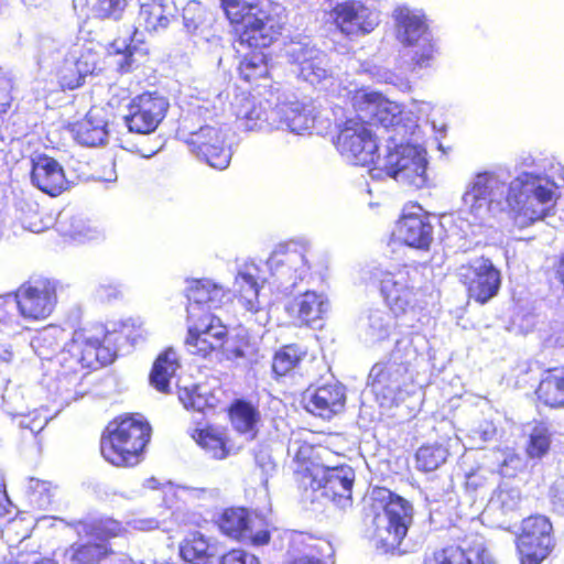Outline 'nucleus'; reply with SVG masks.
<instances>
[{
	"instance_id": "nucleus-31",
	"label": "nucleus",
	"mask_w": 564,
	"mask_h": 564,
	"mask_svg": "<svg viewBox=\"0 0 564 564\" xmlns=\"http://www.w3.org/2000/svg\"><path fill=\"white\" fill-rule=\"evenodd\" d=\"M228 417L236 432L253 441L258 435L261 414L258 408L243 399L234 400L228 408Z\"/></svg>"
},
{
	"instance_id": "nucleus-53",
	"label": "nucleus",
	"mask_w": 564,
	"mask_h": 564,
	"mask_svg": "<svg viewBox=\"0 0 564 564\" xmlns=\"http://www.w3.org/2000/svg\"><path fill=\"white\" fill-rule=\"evenodd\" d=\"M13 321L11 313L7 312L6 305L0 302V324L9 325Z\"/></svg>"
},
{
	"instance_id": "nucleus-29",
	"label": "nucleus",
	"mask_w": 564,
	"mask_h": 564,
	"mask_svg": "<svg viewBox=\"0 0 564 564\" xmlns=\"http://www.w3.org/2000/svg\"><path fill=\"white\" fill-rule=\"evenodd\" d=\"M285 311L296 327H308L322 319L324 301L316 292L306 291L292 297Z\"/></svg>"
},
{
	"instance_id": "nucleus-43",
	"label": "nucleus",
	"mask_w": 564,
	"mask_h": 564,
	"mask_svg": "<svg viewBox=\"0 0 564 564\" xmlns=\"http://www.w3.org/2000/svg\"><path fill=\"white\" fill-rule=\"evenodd\" d=\"M128 7V0H96L93 6L95 18L119 21Z\"/></svg>"
},
{
	"instance_id": "nucleus-46",
	"label": "nucleus",
	"mask_w": 564,
	"mask_h": 564,
	"mask_svg": "<svg viewBox=\"0 0 564 564\" xmlns=\"http://www.w3.org/2000/svg\"><path fill=\"white\" fill-rule=\"evenodd\" d=\"M284 120L291 131L301 133L310 128L312 118L310 113L299 107H291L284 112Z\"/></svg>"
},
{
	"instance_id": "nucleus-51",
	"label": "nucleus",
	"mask_w": 564,
	"mask_h": 564,
	"mask_svg": "<svg viewBox=\"0 0 564 564\" xmlns=\"http://www.w3.org/2000/svg\"><path fill=\"white\" fill-rule=\"evenodd\" d=\"M10 512L11 502L6 490V485L0 480V518L9 516Z\"/></svg>"
},
{
	"instance_id": "nucleus-15",
	"label": "nucleus",
	"mask_w": 564,
	"mask_h": 564,
	"mask_svg": "<svg viewBox=\"0 0 564 564\" xmlns=\"http://www.w3.org/2000/svg\"><path fill=\"white\" fill-rule=\"evenodd\" d=\"M401 340L395 343L387 361H378L370 368L368 386L376 399L392 400L401 390L404 378L412 369V359L403 354Z\"/></svg>"
},
{
	"instance_id": "nucleus-3",
	"label": "nucleus",
	"mask_w": 564,
	"mask_h": 564,
	"mask_svg": "<svg viewBox=\"0 0 564 564\" xmlns=\"http://www.w3.org/2000/svg\"><path fill=\"white\" fill-rule=\"evenodd\" d=\"M337 151L354 165L379 170L386 176L397 178L404 171L410 159L402 153V145L389 150L380 164L378 138L369 127V122L356 117L345 119L338 127L334 140Z\"/></svg>"
},
{
	"instance_id": "nucleus-52",
	"label": "nucleus",
	"mask_w": 564,
	"mask_h": 564,
	"mask_svg": "<svg viewBox=\"0 0 564 564\" xmlns=\"http://www.w3.org/2000/svg\"><path fill=\"white\" fill-rule=\"evenodd\" d=\"M12 360V354L0 345V373L7 369Z\"/></svg>"
},
{
	"instance_id": "nucleus-35",
	"label": "nucleus",
	"mask_w": 564,
	"mask_h": 564,
	"mask_svg": "<svg viewBox=\"0 0 564 564\" xmlns=\"http://www.w3.org/2000/svg\"><path fill=\"white\" fill-rule=\"evenodd\" d=\"M306 356L307 350L299 344L282 345L272 356L271 369L274 378L293 373Z\"/></svg>"
},
{
	"instance_id": "nucleus-47",
	"label": "nucleus",
	"mask_w": 564,
	"mask_h": 564,
	"mask_svg": "<svg viewBox=\"0 0 564 564\" xmlns=\"http://www.w3.org/2000/svg\"><path fill=\"white\" fill-rule=\"evenodd\" d=\"M220 564H260L258 558L241 550H230L221 556Z\"/></svg>"
},
{
	"instance_id": "nucleus-26",
	"label": "nucleus",
	"mask_w": 564,
	"mask_h": 564,
	"mask_svg": "<svg viewBox=\"0 0 564 564\" xmlns=\"http://www.w3.org/2000/svg\"><path fill=\"white\" fill-rule=\"evenodd\" d=\"M191 436L206 454L217 460L226 459L241 448L231 443L227 435L226 427H219L213 424L194 429Z\"/></svg>"
},
{
	"instance_id": "nucleus-30",
	"label": "nucleus",
	"mask_w": 564,
	"mask_h": 564,
	"mask_svg": "<svg viewBox=\"0 0 564 564\" xmlns=\"http://www.w3.org/2000/svg\"><path fill=\"white\" fill-rule=\"evenodd\" d=\"M74 139L85 147H98L108 138L107 122L94 110H89L84 118L68 124Z\"/></svg>"
},
{
	"instance_id": "nucleus-48",
	"label": "nucleus",
	"mask_w": 564,
	"mask_h": 564,
	"mask_svg": "<svg viewBox=\"0 0 564 564\" xmlns=\"http://www.w3.org/2000/svg\"><path fill=\"white\" fill-rule=\"evenodd\" d=\"M242 118L246 120L247 128L252 130L259 128L262 122L268 120L267 111L260 105H252L249 110H247Z\"/></svg>"
},
{
	"instance_id": "nucleus-27",
	"label": "nucleus",
	"mask_w": 564,
	"mask_h": 564,
	"mask_svg": "<svg viewBox=\"0 0 564 564\" xmlns=\"http://www.w3.org/2000/svg\"><path fill=\"white\" fill-rule=\"evenodd\" d=\"M333 13L335 24L346 35L366 34L376 25L375 21L369 19L368 9L352 1L337 3Z\"/></svg>"
},
{
	"instance_id": "nucleus-37",
	"label": "nucleus",
	"mask_w": 564,
	"mask_h": 564,
	"mask_svg": "<svg viewBox=\"0 0 564 564\" xmlns=\"http://www.w3.org/2000/svg\"><path fill=\"white\" fill-rule=\"evenodd\" d=\"M227 360L246 359L253 357L258 349L245 329L237 330L234 335H226L224 345L219 348Z\"/></svg>"
},
{
	"instance_id": "nucleus-6",
	"label": "nucleus",
	"mask_w": 564,
	"mask_h": 564,
	"mask_svg": "<svg viewBox=\"0 0 564 564\" xmlns=\"http://www.w3.org/2000/svg\"><path fill=\"white\" fill-rule=\"evenodd\" d=\"M372 508L381 509L372 519L373 538L384 552L398 549L413 520L412 503L400 495L376 487L371 492Z\"/></svg>"
},
{
	"instance_id": "nucleus-9",
	"label": "nucleus",
	"mask_w": 564,
	"mask_h": 564,
	"mask_svg": "<svg viewBox=\"0 0 564 564\" xmlns=\"http://www.w3.org/2000/svg\"><path fill=\"white\" fill-rule=\"evenodd\" d=\"M88 541L74 542L63 550L70 564H101L115 554L110 540L124 533L122 523L111 518H101L83 525Z\"/></svg>"
},
{
	"instance_id": "nucleus-7",
	"label": "nucleus",
	"mask_w": 564,
	"mask_h": 564,
	"mask_svg": "<svg viewBox=\"0 0 564 564\" xmlns=\"http://www.w3.org/2000/svg\"><path fill=\"white\" fill-rule=\"evenodd\" d=\"M112 333L102 323H88L76 328L67 345L65 361L73 362L77 368L74 372H90L112 364L117 357V348Z\"/></svg>"
},
{
	"instance_id": "nucleus-2",
	"label": "nucleus",
	"mask_w": 564,
	"mask_h": 564,
	"mask_svg": "<svg viewBox=\"0 0 564 564\" xmlns=\"http://www.w3.org/2000/svg\"><path fill=\"white\" fill-rule=\"evenodd\" d=\"M316 446L297 442L293 456V479L303 491H321V495L337 506L346 507L352 501L355 471L346 465L326 467L317 462Z\"/></svg>"
},
{
	"instance_id": "nucleus-55",
	"label": "nucleus",
	"mask_w": 564,
	"mask_h": 564,
	"mask_svg": "<svg viewBox=\"0 0 564 564\" xmlns=\"http://www.w3.org/2000/svg\"><path fill=\"white\" fill-rule=\"evenodd\" d=\"M180 399L184 403V406L186 409H195L193 398H192L191 393H188L186 390L184 391V393L180 394Z\"/></svg>"
},
{
	"instance_id": "nucleus-8",
	"label": "nucleus",
	"mask_w": 564,
	"mask_h": 564,
	"mask_svg": "<svg viewBox=\"0 0 564 564\" xmlns=\"http://www.w3.org/2000/svg\"><path fill=\"white\" fill-rule=\"evenodd\" d=\"M417 270L401 264L393 270H377L371 273V282L379 291L389 311L400 317L413 312L419 304L415 275Z\"/></svg>"
},
{
	"instance_id": "nucleus-40",
	"label": "nucleus",
	"mask_w": 564,
	"mask_h": 564,
	"mask_svg": "<svg viewBox=\"0 0 564 564\" xmlns=\"http://www.w3.org/2000/svg\"><path fill=\"white\" fill-rule=\"evenodd\" d=\"M234 286L231 297H236L246 310L256 311L260 290L257 279L250 273L241 272L236 276Z\"/></svg>"
},
{
	"instance_id": "nucleus-4",
	"label": "nucleus",
	"mask_w": 564,
	"mask_h": 564,
	"mask_svg": "<svg viewBox=\"0 0 564 564\" xmlns=\"http://www.w3.org/2000/svg\"><path fill=\"white\" fill-rule=\"evenodd\" d=\"M150 423L134 414H120L110 420L100 434L101 457L117 468H133L143 459L151 441Z\"/></svg>"
},
{
	"instance_id": "nucleus-25",
	"label": "nucleus",
	"mask_w": 564,
	"mask_h": 564,
	"mask_svg": "<svg viewBox=\"0 0 564 564\" xmlns=\"http://www.w3.org/2000/svg\"><path fill=\"white\" fill-rule=\"evenodd\" d=\"M345 403V388L338 382H327L315 389L307 409L315 416L330 420L344 411Z\"/></svg>"
},
{
	"instance_id": "nucleus-33",
	"label": "nucleus",
	"mask_w": 564,
	"mask_h": 564,
	"mask_svg": "<svg viewBox=\"0 0 564 564\" xmlns=\"http://www.w3.org/2000/svg\"><path fill=\"white\" fill-rule=\"evenodd\" d=\"M180 364L173 349L167 348L154 360L150 371V383L161 393H169L170 381L178 369Z\"/></svg>"
},
{
	"instance_id": "nucleus-18",
	"label": "nucleus",
	"mask_w": 564,
	"mask_h": 564,
	"mask_svg": "<svg viewBox=\"0 0 564 564\" xmlns=\"http://www.w3.org/2000/svg\"><path fill=\"white\" fill-rule=\"evenodd\" d=\"M216 524L220 532L237 542H249L254 546L267 545L271 540L268 524L254 531L256 518L245 507H228L219 513Z\"/></svg>"
},
{
	"instance_id": "nucleus-39",
	"label": "nucleus",
	"mask_w": 564,
	"mask_h": 564,
	"mask_svg": "<svg viewBox=\"0 0 564 564\" xmlns=\"http://www.w3.org/2000/svg\"><path fill=\"white\" fill-rule=\"evenodd\" d=\"M448 455L447 447L442 444H423L414 454L415 468L421 473H432L446 462Z\"/></svg>"
},
{
	"instance_id": "nucleus-38",
	"label": "nucleus",
	"mask_w": 564,
	"mask_h": 564,
	"mask_svg": "<svg viewBox=\"0 0 564 564\" xmlns=\"http://www.w3.org/2000/svg\"><path fill=\"white\" fill-rule=\"evenodd\" d=\"M552 445V433L549 425L543 421H536L532 426L524 446V453L529 459H542L545 457Z\"/></svg>"
},
{
	"instance_id": "nucleus-45",
	"label": "nucleus",
	"mask_w": 564,
	"mask_h": 564,
	"mask_svg": "<svg viewBox=\"0 0 564 564\" xmlns=\"http://www.w3.org/2000/svg\"><path fill=\"white\" fill-rule=\"evenodd\" d=\"M95 295L101 303H110L122 299L123 288L113 280L105 279L96 285Z\"/></svg>"
},
{
	"instance_id": "nucleus-13",
	"label": "nucleus",
	"mask_w": 564,
	"mask_h": 564,
	"mask_svg": "<svg viewBox=\"0 0 564 564\" xmlns=\"http://www.w3.org/2000/svg\"><path fill=\"white\" fill-rule=\"evenodd\" d=\"M184 345L191 355L208 359L224 345L227 326L210 312L188 311Z\"/></svg>"
},
{
	"instance_id": "nucleus-21",
	"label": "nucleus",
	"mask_w": 564,
	"mask_h": 564,
	"mask_svg": "<svg viewBox=\"0 0 564 564\" xmlns=\"http://www.w3.org/2000/svg\"><path fill=\"white\" fill-rule=\"evenodd\" d=\"M422 564H495L481 538L465 535L457 543L434 550Z\"/></svg>"
},
{
	"instance_id": "nucleus-42",
	"label": "nucleus",
	"mask_w": 564,
	"mask_h": 564,
	"mask_svg": "<svg viewBox=\"0 0 564 564\" xmlns=\"http://www.w3.org/2000/svg\"><path fill=\"white\" fill-rule=\"evenodd\" d=\"M64 338V329L56 325H47L33 338L32 346L39 355L45 356L56 350Z\"/></svg>"
},
{
	"instance_id": "nucleus-5",
	"label": "nucleus",
	"mask_w": 564,
	"mask_h": 564,
	"mask_svg": "<svg viewBox=\"0 0 564 564\" xmlns=\"http://www.w3.org/2000/svg\"><path fill=\"white\" fill-rule=\"evenodd\" d=\"M220 6L231 30L240 28L248 43L267 42L284 20V9L273 0H220Z\"/></svg>"
},
{
	"instance_id": "nucleus-32",
	"label": "nucleus",
	"mask_w": 564,
	"mask_h": 564,
	"mask_svg": "<svg viewBox=\"0 0 564 564\" xmlns=\"http://www.w3.org/2000/svg\"><path fill=\"white\" fill-rule=\"evenodd\" d=\"M108 53L115 57L117 70L121 74L131 73L148 61V52L134 44L132 39L129 43L126 40H113Z\"/></svg>"
},
{
	"instance_id": "nucleus-24",
	"label": "nucleus",
	"mask_w": 564,
	"mask_h": 564,
	"mask_svg": "<svg viewBox=\"0 0 564 564\" xmlns=\"http://www.w3.org/2000/svg\"><path fill=\"white\" fill-rule=\"evenodd\" d=\"M32 183L43 193L56 197L69 188L63 166L52 156L39 155L32 164Z\"/></svg>"
},
{
	"instance_id": "nucleus-28",
	"label": "nucleus",
	"mask_w": 564,
	"mask_h": 564,
	"mask_svg": "<svg viewBox=\"0 0 564 564\" xmlns=\"http://www.w3.org/2000/svg\"><path fill=\"white\" fill-rule=\"evenodd\" d=\"M534 395L544 408L564 409V365L549 367L541 372Z\"/></svg>"
},
{
	"instance_id": "nucleus-41",
	"label": "nucleus",
	"mask_w": 564,
	"mask_h": 564,
	"mask_svg": "<svg viewBox=\"0 0 564 564\" xmlns=\"http://www.w3.org/2000/svg\"><path fill=\"white\" fill-rule=\"evenodd\" d=\"M139 19L143 23V28L148 32L164 29L169 24L165 6L159 0H149L141 4Z\"/></svg>"
},
{
	"instance_id": "nucleus-22",
	"label": "nucleus",
	"mask_w": 564,
	"mask_h": 564,
	"mask_svg": "<svg viewBox=\"0 0 564 564\" xmlns=\"http://www.w3.org/2000/svg\"><path fill=\"white\" fill-rule=\"evenodd\" d=\"M398 25L402 29V43L406 46H416L409 63L410 70L429 67L436 50L429 36V26L424 19L408 13L400 17Z\"/></svg>"
},
{
	"instance_id": "nucleus-34",
	"label": "nucleus",
	"mask_w": 564,
	"mask_h": 564,
	"mask_svg": "<svg viewBox=\"0 0 564 564\" xmlns=\"http://www.w3.org/2000/svg\"><path fill=\"white\" fill-rule=\"evenodd\" d=\"M94 65L82 54L75 61H64L57 72V82L62 90H74L84 85L85 78L94 73Z\"/></svg>"
},
{
	"instance_id": "nucleus-57",
	"label": "nucleus",
	"mask_w": 564,
	"mask_h": 564,
	"mask_svg": "<svg viewBox=\"0 0 564 564\" xmlns=\"http://www.w3.org/2000/svg\"><path fill=\"white\" fill-rule=\"evenodd\" d=\"M11 2L12 0H0V12L4 9H8Z\"/></svg>"
},
{
	"instance_id": "nucleus-50",
	"label": "nucleus",
	"mask_w": 564,
	"mask_h": 564,
	"mask_svg": "<svg viewBox=\"0 0 564 564\" xmlns=\"http://www.w3.org/2000/svg\"><path fill=\"white\" fill-rule=\"evenodd\" d=\"M12 101L13 97L9 80L4 76L0 75V117L9 111Z\"/></svg>"
},
{
	"instance_id": "nucleus-54",
	"label": "nucleus",
	"mask_w": 564,
	"mask_h": 564,
	"mask_svg": "<svg viewBox=\"0 0 564 564\" xmlns=\"http://www.w3.org/2000/svg\"><path fill=\"white\" fill-rule=\"evenodd\" d=\"M555 276L564 288V254L560 258L555 267Z\"/></svg>"
},
{
	"instance_id": "nucleus-12",
	"label": "nucleus",
	"mask_w": 564,
	"mask_h": 564,
	"mask_svg": "<svg viewBox=\"0 0 564 564\" xmlns=\"http://www.w3.org/2000/svg\"><path fill=\"white\" fill-rule=\"evenodd\" d=\"M516 545L520 564H542L556 546L550 518L538 513L524 518L516 538Z\"/></svg>"
},
{
	"instance_id": "nucleus-36",
	"label": "nucleus",
	"mask_w": 564,
	"mask_h": 564,
	"mask_svg": "<svg viewBox=\"0 0 564 564\" xmlns=\"http://www.w3.org/2000/svg\"><path fill=\"white\" fill-rule=\"evenodd\" d=\"M181 557L191 564L206 563L215 556V547L200 532L188 533L180 543Z\"/></svg>"
},
{
	"instance_id": "nucleus-17",
	"label": "nucleus",
	"mask_w": 564,
	"mask_h": 564,
	"mask_svg": "<svg viewBox=\"0 0 564 564\" xmlns=\"http://www.w3.org/2000/svg\"><path fill=\"white\" fill-rule=\"evenodd\" d=\"M170 108L166 97L158 91H144L130 99L123 122L137 134H150L162 123Z\"/></svg>"
},
{
	"instance_id": "nucleus-16",
	"label": "nucleus",
	"mask_w": 564,
	"mask_h": 564,
	"mask_svg": "<svg viewBox=\"0 0 564 564\" xmlns=\"http://www.w3.org/2000/svg\"><path fill=\"white\" fill-rule=\"evenodd\" d=\"M352 110L362 119L367 118L369 126L382 127L387 131L395 129L402 121V107L389 100L382 93L369 90L366 87L352 91L350 97Z\"/></svg>"
},
{
	"instance_id": "nucleus-1",
	"label": "nucleus",
	"mask_w": 564,
	"mask_h": 564,
	"mask_svg": "<svg viewBox=\"0 0 564 564\" xmlns=\"http://www.w3.org/2000/svg\"><path fill=\"white\" fill-rule=\"evenodd\" d=\"M554 192L539 175L523 172L509 185L492 172L478 173L464 202L474 224L485 225L502 214L518 228L544 219L551 210Z\"/></svg>"
},
{
	"instance_id": "nucleus-11",
	"label": "nucleus",
	"mask_w": 564,
	"mask_h": 564,
	"mask_svg": "<svg viewBox=\"0 0 564 564\" xmlns=\"http://www.w3.org/2000/svg\"><path fill=\"white\" fill-rule=\"evenodd\" d=\"M58 283L46 276H32L13 292L19 315L26 322L40 323L47 319L58 302Z\"/></svg>"
},
{
	"instance_id": "nucleus-49",
	"label": "nucleus",
	"mask_w": 564,
	"mask_h": 564,
	"mask_svg": "<svg viewBox=\"0 0 564 564\" xmlns=\"http://www.w3.org/2000/svg\"><path fill=\"white\" fill-rule=\"evenodd\" d=\"M14 564H59L53 556H41L35 552H19Z\"/></svg>"
},
{
	"instance_id": "nucleus-10",
	"label": "nucleus",
	"mask_w": 564,
	"mask_h": 564,
	"mask_svg": "<svg viewBox=\"0 0 564 564\" xmlns=\"http://www.w3.org/2000/svg\"><path fill=\"white\" fill-rule=\"evenodd\" d=\"M279 25L280 28L274 32L273 36L271 37L269 35L265 39L267 42L262 43L241 41V29H232L235 43L246 50V52L239 56L237 74L238 77L251 88L267 86L272 80V58L265 50L274 45L282 36L285 29V21H279Z\"/></svg>"
},
{
	"instance_id": "nucleus-19",
	"label": "nucleus",
	"mask_w": 564,
	"mask_h": 564,
	"mask_svg": "<svg viewBox=\"0 0 564 564\" xmlns=\"http://www.w3.org/2000/svg\"><path fill=\"white\" fill-rule=\"evenodd\" d=\"M395 231L403 245L417 250H429L433 241L430 213L416 202L405 203L395 223Z\"/></svg>"
},
{
	"instance_id": "nucleus-56",
	"label": "nucleus",
	"mask_w": 564,
	"mask_h": 564,
	"mask_svg": "<svg viewBox=\"0 0 564 564\" xmlns=\"http://www.w3.org/2000/svg\"><path fill=\"white\" fill-rule=\"evenodd\" d=\"M291 564H323L319 560L313 557H300L291 562Z\"/></svg>"
},
{
	"instance_id": "nucleus-44",
	"label": "nucleus",
	"mask_w": 564,
	"mask_h": 564,
	"mask_svg": "<svg viewBox=\"0 0 564 564\" xmlns=\"http://www.w3.org/2000/svg\"><path fill=\"white\" fill-rule=\"evenodd\" d=\"M300 74L311 84L321 83L327 76V72L323 66V61L317 56L305 58L300 62Z\"/></svg>"
},
{
	"instance_id": "nucleus-14",
	"label": "nucleus",
	"mask_w": 564,
	"mask_h": 564,
	"mask_svg": "<svg viewBox=\"0 0 564 564\" xmlns=\"http://www.w3.org/2000/svg\"><path fill=\"white\" fill-rule=\"evenodd\" d=\"M457 278L465 289L467 300L479 305L496 297L502 284L500 270L485 257L463 263L457 270Z\"/></svg>"
},
{
	"instance_id": "nucleus-20",
	"label": "nucleus",
	"mask_w": 564,
	"mask_h": 564,
	"mask_svg": "<svg viewBox=\"0 0 564 564\" xmlns=\"http://www.w3.org/2000/svg\"><path fill=\"white\" fill-rule=\"evenodd\" d=\"M191 152L200 161L218 170L226 169L231 160V150L220 128L204 126L186 140Z\"/></svg>"
},
{
	"instance_id": "nucleus-23",
	"label": "nucleus",
	"mask_w": 564,
	"mask_h": 564,
	"mask_svg": "<svg viewBox=\"0 0 564 564\" xmlns=\"http://www.w3.org/2000/svg\"><path fill=\"white\" fill-rule=\"evenodd\" d=\"M187 312H210L221 308L231 301V293L209 279L191 280L185 291Z\"/></svg>"
}]
</instances>
